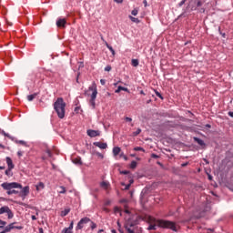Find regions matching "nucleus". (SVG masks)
Wrapping results in <instances>:
<instances>
[{"label": "nucleus", "mask_w": 233, "mask_h": 233, "mask_svg": "<svg viewBox=\"0 0 233 233\" xmlns=\"http://www.w3.org/2000/svg\"><path fill=\"white\" fill-rule=\"evenodd\" d=\"M157 227L159 228H169L174 232H177V227L176 226V223L164 219L156 220V224H150L147 228V230H157Z\"/></svg>", "instance_id": "obj_1"}, {"label": "nucleus", "mask_w": 233, "mask_h": 233, "mask_svg": "<svg viewBox=\"0 0 233 233\" xmlns=\"http://www.w3.org/2000/svg\"><path fill=\"white\" fill-rule=\"evenodd\" d=\"M66 103L63 99V97H58L54 103V110L56 112L59 119L65 118V114L66 112Z\"/></svg>", "instance_id": "obj_2"}, {"label": "nucleus", "mask_w": 233, "mask_h": 233, "mask_svg": "<svg viewBox=\"0 0 233 233\" xmlns=\"http://www.w3.org/2000/svg\"><path fill=\"white\" fill-rule=\"evenodd\" d=\"M1 187L4 190H7L6 194L8 196H12V194H19V191L14 188H23V185L17 182H4L1 184Z\"/></svg>", "instance_id": "obj_3"}, {"label": "nucleus", "mask_w": 233, "mask_h": 233, "mask_svg": "<svg viewBox=\"0 0 233 233\" xmlns=\"http://www.w3.org/2000/svg\"><path fill=\"white\" fill-rule=\"evenodd\" d=\"M89 90L92 92L89 105L92 106V108H96V98L97 97V86H96V83L89 86Z\"/></svg>", "instance_id": "obj_4"}, {"label": "nucleus", "mask_w": 233, "mask_h": 233, "mask_svg": "<svg viewBox=\"0 0 233 233\" xmlns=\"http://www.w3.org/2000/svg\"><path fill=\"white\" fill-rule=\"evenodd\" d=\"M3 214H7L8 219H12L14 218V212L8 206H3L0 208V216Z\"/></svg>", "instance_id": "obj_5"}, {"label": "nucleus", "mask_w": 233, "mask_h": 233, "mask_svg": "<svg viewBox=\"0 0 233 233\" xmlns=\"http://www.w3.org/2000/svg\"><path fill=\"white\" fill-rule=\"evenodd\" d=\"M90 221L91 220L88 217L81 218L76 227V230H83L85 225H86V223H90Z\"/></svg>", "instance_id": "obj_6"}, {"label": "nucleus", "mask_w": 233, "mask_h": 233, "mask_svg": "<svg viewBox=\"0 0 233 233\" xmlns=\"http://www.w3.org/2000/svg\"><path fill=\"white\" fill-rule=\"evenodd\" d=\"M15 225V222L11 223L9 225H7L6 227L4 228V232H10L12 230H14V228H16V230H23V226H14Z\"/></svg>", "instance_id": "obj_7"}, {"label": "nucleus", "mask_w": 233, "mask_h": 233, "mask_svg": "<svg viewBox=\"0 0 233 233\" xmlns=\"http://www.w3.org/2000/svg\"><path fill=\"white\" fill-rule=\"evenodd\" d=\"M87 136L89 137H97V136H101V131L99 130H94V129H88L86 131Z\"/></svg>", "instance_id": "obj_8"}, {"label": "nucleus", "mask_w": 233, "mask_h": 233, "mask_svg": "<svg viewBox=\"0 0 233 233\" xmlns=\"http://www.w3.org/2000/svg\"><path fill=\"white\" fill-rule=\"evenodd\" d=\"M28 194H30V187L25 186V187H22V190L20 192V198H23V199H25V198H26V196H28Z\"/></svg>", "instance_id": "obj_9"}, {"label": "nucleus", "mask_w": 233, "mask_h": 233, "mask_svg": "<svg viewBox=\"0 0 233 233\" xmlns=\"http://www.w3.org/2000/svg\"><path fill=\"white\" fill-rule=\"evenodd\" d=\"M132 227H134V223L127 222L124 226L127 233H136L134 232V229H132Z\"/></svg>", "instance_id": "obj_10"}, {"label": "nucleus", "mask_w": 233, "mask_h": 233, "mask_svg": "<svg viewBox=\"0 0 233 233\" xmlns=\"http://www.w3.org/2000/svg\"><path fill=\"white\" fill-rule=\"evenodd\" d=\"M93 145L95 147H97L98 148H101V150H105L108 147V145L106 143L94 142Z\"/></svg>", "instance_id": "obj_11"}, {"label": "nucleus", "mask_w": 233, "mask_h": 233, "mask_svg": "<svg viewBox=\"0 0 233 233\" xmlns=\"http://www.w3.org/2000/svg\"><path fill=\"white\" fill-rule=\"evenodd\" d=\"M65 25H66V20L65 18H59L56 21V26H58V28L65 27Z\"/></svg>", "instance_id": "obj_12"}, {"label": "nucleus", "mask_w": 233, "mask_h": 233, "mask_svg": "<svg viewBox=\"0 0 233 233\" xmlns=\"http://www.w3.org/2000/svg\"><path fill=\"white\" fill-rule=\"evenodd\" d=\"M5 161H6L8 168H15V166L14 165V161H12V158L10 157H6Z\"/></svg>", "instance_id": "obj_13"}, {"label": "nucleus", "mask_w": 233, "mask_h": 233, "mask_svg": "<svg viewBox=\"0 0 233 233\" xmlns=\"http://www.w3.org/2000/svg\"><path fill=\"white\" fill-rule=\"evenodd\" d=\"M38 95H39V92L34 93L32 95H28L27 96V101H32L33 99H35V97H37Z\"/></svg>", "instance_id": "obj_14"}, {"label": "nucleus", "mask_w": 233, "mask_h": 233, "mask_svg": "<svg viewBox=\"0 0 233 233\" xmlns=\"http://www.w3.org/2000/svg\"><path fill=\"white\" fill-rule=\"evenodd\" d=\"M68 214H70V208H65L61 211L60 216L61 218H65L66 216H68Z\"/></svg>", "instance_id": "obj_15"}, {"label": "nucleus", "mask_w": 233, "mask_h": 233, "mask_svg": "<svg viewBox=\"0 0 233 233\" xmlns=\"http://www.w3.org/2000/svg\"><path fill=\"white\" fill-rule=\"evenodd\" d=\"M12 170H14V168L7 167V169L5 172V176H7L8 177H12V176H14Z\"/></svg>", "instance_id": "obj_16"}, {"label": "nucleus", "mask_w": 233, "mask_h": 233, "mask_svg": "<svg viewBox=\"0 0 233 233\" xmlns=\"http://www.w3.org/2000/svg\"><path fill=\"white\" fill-rule=\"evenodd\" d=\"M100 187L102 188H105V190H106L108 187H110V183H108L107 181H103L100 183Z\"/></svg>", "instance_id": "obj_17"}, {"label": "nucleus", "mask_w": 233, "mask_h": 233, "mask_svg": "<svg viewBox=\"0 0 233 233\" xmlns=\"http://www.w3.org/2000/svg\"><path fill=\"white\" fill-rule=\"evenodd\" d=\"M119 152H121V147H115L113 148V155L114 156H119Z\"/></svg>", "instance_id": "obj_18"}, {"label": "nucleus", "mask_w": 233, "mask_h": 233, "mask_svg": "<svg viewBox=\"0 0 233 233\" xmlns=\"http://www.w3.org/2000/svg\"><path fill=\"white\" fill-rule=\"evenodd\" d=\"M106 46L111 52L112 56H116V50H114V47H112V46L108 45V43L106 42Z\"/></svg>", "instance_id": "obj_19"}, {"label": "nucleus", "mask_w": 233, "mask_h": 233, "mask_svg": "<svg viewBox=\"0 0 233 233\" xmlns=\"http://www.w3.org/2000/svg\"><path fill=\"white\" fill-rule=\"evenodd\" d=\"M194 140L196 141V143H198V145H200V147L205 146V141H203V139L198 138V137H194Z\"/></svg>", "instance_id": "obj_20"}, {"label": "nucleus", "mask_w": 233, "mask_h": 233, "mask_svg": "<svg viewBox=\"0 0 233 233\" xmlns=\"http://www.w3.org/2000/svg\"><path fill=\"white\" fill-rule=\"evenodd\" d=\"M2 136H5V137H8V139H11V141H14V137L10 136V134L5 132V130L1 131Z\"/></svg>", "instance_id": "obj_21"}, {"label": "nucleus", "mask_w": 233, "mask_h": 233, "mask_svg": "<svg viewBox=\"0 0 233 233\" xmlns=\"http://www.w3.org/2000/svg\"><path fill=\"white\" fill-rule=\"evenodd\" d=\"M43 188H45V183L39 182V183L36 185V190H37V191L43 190Z\"/></svg>", "instance_id": "obj_22"}, {"label": "nucleus", "mask_w": 233, "mask_h": 233, "mask_svg": "<svg viewBox=\"0 0 233 233\" xmlns=\"http://www.w3.org/2000/svg\"><path fill=\"white\" fill-rule=\"evenodd\" d=\"M131 65H132V66H139V60L132 59Z\"/></svg>", "instance_id": "obj_23"}, {"label": "nucleus", "mask_w": 233, "mask_h": 233, "mask_svg": "<svg viewBox=\"0 0 233 233\" xmlns=\"http://www.w3.org/2000/svg\"><path fill=\"white\" fill-rule=\"evenodd\" d=\"M135 152H145V148L141 147H134Z\"/></svg>", "instance_id": "obj_24"}, {"label": "nucleus", "mask_w": 233, "mask_h": 233, "mask_svg": "<svg viewBox=\"0 0 233 233\" xmlns=\"http://www.w3.org/2000/svg\"><path fill=\"white\" fill-rule=\"evenodd\" d=\"M15 143H19V145H23L24 147H28V144L24 140H16Z\"/></svg>", "instance_id": "obj_25"}, {"label": "nucleus", "mask_w": 233, "mask_h": 233, "mask_svg": "<svg viewBox=\"0 0 233 233\" xmlns=\"http://www.w3.org/2000/svg\"><path fill=\"white\" fill-rule=\"evenodd\" d=\"M122 187H125L124 190H128L130 188V184L126 185L125 182L121 183Z\"/></svg>", "instance_id": "obj_26"}, {"label": "nucleus", "mask_w": 233, "mask_h": 233, "mask_svg": "<svg viewBox=\"0 0 233 233\" xmlns=\"http://www.w3.org/2000/svg\"><path fill=\"white\" fill-rule=\"evenodd\" d=\"M155 94H156L157 97H159V99H163V95H161V93H159V91L155 90Z\"/></svg>", "instance_id": "obj_27"}, {"label": "nucleus", "mask_w": 233, "mask_h": 233, "mask_svg": "<svg viewBox=\"0 0 233 233\" xmlns=\"http://www.w3.org/2000/svg\"><path fill=\"white\" fill-rule=\"evenodd\" d=\"M136 167H137V162L133 160L130 164V168H136Z\"/></svg>", "instance_id": "obj_28"}, {"label": "nucleus", "mask_w": 233, "mask_h": 233, "mask_svg": "<svg viewBox=\"0 0 233 233\" xmlns=\"http://www.w3.org/2000/svg\"><path fill=\"white\" fill-rule=\"evenodd\" d=\"M61 190L59 191V194H66V188L63 186L60 187Z\"/></svg>", "instance_id": "obj_29"}, {"label": "nucleus", "mask_w": 233, "mask_h": 233, "mask_svg": "<svg viewBox=\"0 0 233 233\" xmlns=\"http://www.w3.org/2000/svg\"><path fill=\"white\" fill-rule=\"evenodd\" d=\"M0 228H5V226L6 225V221L0 219Z\"/></svg>", "instance_id": "obj_30"}, {"label": "nucleus", "mask_w": 233, "mask_h": 233, "mask_svg": "<svg viewBox=\"0 0 233 233\" xmlns=\"http://www.w3.org/2000/svg\"><path fill=\"white\" fill-rule=\"evenodd\" d=\"M62 233H73L72 229H68L67 228H65L63 230H62Z\"/></svg>", "instance_id": "obj_31"}, {"label": "nucleus", "mask_w": 233, "mask_h": 233, "mask_svg": "<svg viewBox=\"0 0 233 233\" xmlns=\"http://www.w3.org/2000/svg\"><path fill=\"white\" fill-rule=\"evenodd\" d=\"M129 18L131 19V21H132L133 23H139V19H137V18H136V17H134V16H129Z\"/></svg>", "instance_id": "obj_32"}, {"label": "nucleus", "mask_w": 233, "mask_h": 233, "mask_svg": "<svg viewBox=\"0 0 233 233\" xmlns=\"http://www.w3.org/2000/svg\"><path fill=\"white\" fill-rule=\"evenodd\" d=\"M141 134V128H137V131L133 133V136H139Z\"/></svg>", "instance_id": "obj_33"}, {"label": "nucleus", "mask_w": 233, "mask_h": 233, "mask_svg": "<svg viewBox=\"0 0 233 233\" xmlns=\"http://www.w3.org/2000/svg\"><path fill=\"white\" fill-rule=\"evenodd\" d=\"M121 90H123V86H119L117 87V89L115 90V93H116V94H119V92H121Z\"/></svg>", "instance_id": "obj_34"}, {"label": "nucleus", "mask_w": 233, "mask_h": 233, "mask_svg": "<svg viewBox=\"0 0 233 233\" xmlns=\"http://www.w3.org/2000/svg\"><path fill=\"white\" fill-rule=\"evenodd\" d=\"M67 228L71 231L74 230V221H71V223Z\"/></svg>", "instance_id": "obj_35"}, {"label": "nucleus", "mask_w": 233, "mask_h": 233, "mask_svg": "<svg viewBox=\"0 0 233 233\" xmlns=\"http://www.w3.org/2000/svg\"><path fill=\"white\" fill-rule=\"evenodd\" d=\"M91 223V229L94 230V228H96L97 227V225L94 222H92V220L90 221Z\"/></svg>", "instance_id": "obj_36"}, {"label": "nucleus", "mask_w": 233, "mask_h": 233, "mask_svg": "<svg viewBox=\"0 0 233 233\" xmlns=\"http://www.w3.org/2000/svg\"><path fill=\"white\" fill-rule=\"evenodd\" d=\"M74 163L76 165H82L83 164V162H81V159H76V160H74Z\"/></svg>", "instance_id": "obj_37"}, {"label": "nucleus", "mask_w": 233, "mask_h": 233, "mask_svg": "<svg viewBox=\"0 0 233 233\" xmlns=\"http://www.w3.org/2000/svg\"><path fill=\"white\" fill-rule=\"evenodd\" d=\"M46 154L47 155L48 157H52V151H50V149H47L46 151Z\"/></svg>", "instance_id": "obj_38"}, {"label": "nucleus", "mask_w": 233, "mask_h": 233, "mask_svg": "<svg viewBox=\"0 0 233 233\" xmlns=\"http://www.w3.org/2000/svg\"><path fill=\"white\" fill-rule=\"evenodd\" d=\"M110 70H112V66H106L105 67V72H110Z\"/></svg>", "instance_id": "obj_39"}, {"label": "nucleus", "mask_w": 233, "mask_h": 233, "mask_svg": "<svg viewBox=\"0 0 233 233\" xmlns=\"http://www.w3.org/2000/svg\"><path fill=\"white\" fill-rule=\"evenodd\" d=\"M125 120H126L127 123H132V117L126 116V117H125Z\"/></svg>", "instance_id": "obj_40"}, {"label": "nucleus", "mask_w": 233, "mask_h": 233, "mask_svg": "<svg viewBox=\"0 0 233 233\" xmlns=\"http://www.w3.org/2000/svg\"><path fill=\"white\" fill-rule=\"evenodd\" d=\"M151 157H153V159H158L159 158V156H157V154H152L151 155Z\"/></svg>", "instance_id": "obj_41"}, {"label": "nucleus", "mask_w": 233, "mask_h": 233, "mask_svg": "<svg viewBox=\"0 0 233 233\" xmlns=\"http://www.w3.org/2000/svg\"><path fill=\"white\" fill-rule=\"evenodd\" d=\"M137 13H138L137 9H134V10L131 12L132 15H137Z\"/></svg>", "instance_id": "obj_42"}, {"label": "nucleus", "mask_w": 233, "mask_h": 233, "mask_svg": "<svg viewBox=\"0 0 233 233\" xmlns=\"http://www.w3.org/2000/svg\"><path fill=\"white\" fill-rule=\"evenodd\" d=\"M185 3H187V0H182V1L178 4V6H183V5H185Z\"/></svg>", "instance_id": "obj_43"}, {"label": "nucleus", "mask_w": 233, "mask_h": 233, "mask_svg": "<svg viewBox=\"0 0 233 233\" xmlns=\"http://www.w3.org/2000/svg\"><path fill=\"white\" fill-rule=\"evenodd\" d=\"M17 156L18 157H23V151H18Z\"/></svg>", "instance_id": "obj_44"}, {"label": "nucleus", "mask_w": 233, "mask_h": 233, "mask_svg": "<svg viewBox=\"0 0 233 233\" xmlns=\"http://www.w3.org/2000/svg\"><path fill=\"white\" fill-rule=\"evenodd\" d=\"M203 5V3L201 2V1H198V3H197V6H202Z\"/></svg>", "instance_id": "obj_45"}, {"label": "nucleus", "mask_w": 233, "mask_h": 233, "mask_svg": "<svg viewBox=\"0 0 233 233\" xmlns=\"http://www.w3.org/2000/svg\"><path fill=\"white\" fill-rule=\"evenodd\" d=\"M114 210H115V213L117 214V212H119V208L118 207H115Z\"/></svg>", "instance_id": "obj_46"}, {"label": "nucleus", "mask_w": 233, "mask_h": 233, "mask_svg": "<svg viewBox=\"0 0 233 233\" xmlns=\"http://www.w3.org/2000/svg\"><path fill=\"white\" fill-rule=\"evenodd\" d=\"M31 219H32L33 221H35V219H37V218L35 217V215H33V216L31 217Z\"/></svg>", "instance_id": "obj_47"}, {"label": "nucleus", "mask_w": 233, "mask_h": 233, "mask_svg": "<svg viewBox=\"0 0 233 233\" xmlns=\"http://www.w3.org/2000/svg\"><path fill=\"white\" fill-rule=\"evenodd\" d=\"M110 203H111L110 200H106V201L105 202V205L107 207L108 205H110Z\"/></svg>", "instance_id": "obj_48"}, {"label": "nucleus", "mask_w": 233, "mask_h": 233, "mask_svg": "<svg viewBox=\"0 0 233 233\" xmlns=\"http://www.w3.org/2000/svg\"><path fill=\"white\" fill-rule=\"evenodd\" d=\"M228 116H229V117H233V112H232V111H229V112H228Z\"/></svg>", "instance_id": "obj_49"}, {"label": "nucleus", "mask_w": 233, "mask_h": 233, "mask_svg": "<svg viewBox=\"0 0 233 233\" xmlns=\"http://www.w3.org/2000/svg\"><path fill=\"white\" fill-rule=\"evenodd\" d=\"M121 174H124L125 176H127V174H128V171L127 170H124L121 172Z\"/></svg>", "instance_id": "obj_50"}, {"label": "nucleus", "mask_w": 233, "mask_h": 233, "mask_svg": "<svg viewBox=\"0 0 233 233\" xmlns=\"http://www.w3.org/2000/svg\"><path fill=\"white\" fill-rule=\"evenodd\" d=\"M100 83H101V85H103V86H104V85L106 84L105 79H101V80H100Z\"/></svg>", "instance_id": "obj_51"}, {"label": "nucleus", "mask_w": 233, "mask_h": 233, "mask_svg": "<svg viewBox=\"0 0 233 233\" xmlns=\"http://www.w3.org/2000/svg\"><path fill=\"white\" fill-rule=\"evenodd\" d=\"M114 1H115V3H118V4L123 3V0H114Z\"/></svg>", "instance_id": "obj_52"}, {"label": "nucleus", "mask_w": 233, "mask_h": 233, "mask_svg": "<svg viewBox=\"0 0 233 233\" xmlns=\"http://www.w3.org/2000/svg\"><path fill=\"white\" fill-rule=\"evenodd\" d=\"M38 232L39 233H44L43 228H39Z\"/></svg>", "instance_id": "obj_53"}, {"label": "nucleus", "mask_w": 233, "mask_h": 233, "mask_svg": "<svg viewBox=\"0 0 233 233\" xmlns=\"http://www.w3.org/2000/svg\"><path fill=\"white\" fill-rule=\"evenodd\" d=\"M118 231H119L120 233H125V231H123V228H118Z\"/></svg>", "instance_id": "obj_54"}, {"label": "nucleus", "mask_w": 233, "mask_h": 233, "mask_svg": "<svg viewBox=\"0 0 233 233\" xmlns=\"http://www.w3.org/2000/svg\"><path fill=\"white\" fill-rule=\"evenodd\" d=\"M187 165H188V162L181 164V167H187Z\"/></svg>", "instance_id": "obj_55"}, {"label": "nucleus", "mask_w": 233, "mask_h": 233, "mask_svg": "<svg viewBox=\"0 0 233 233\" xmlns=\"http://www.w3.org/2000/svg\"><path fill=\"white\" fill-rule=\"evenodd\" d=\"M116 225H117L118 228H121V223H119V221L116 222Z\"/></svg>", "instance_id": "obj_56"}, {"label": "nucleus", "mask_w": 233, "mask_h": 233, "mask_svg": "<svg viewBox=\"0 0 233 233\" xmlns=\"http://www.w3.org/2000/svg\"><path fill=\"white\" fill-rule=\"evenodd\" d=\"M124 92H128V88H127V87H123V89H122Z\"/></svg>", "instance_id": "obj_57"}, {"label": "nucleus", "mask_w": 233, "mask_h": 233, "mask_svg": "<svg viewBox=\"0 0 233 233\" xmlns=\"http://www.w3.org/2000/svg\"><path fill=\"white\" fill-rule=\"evenodd\" d=\"M134 183V179L129 180V185L131 186Z\"/></svg>", "instance_id": "obj_58"}, {"label": "nucleus", "mask_w": 233, "mask_h": 233, "mask_svg": "<svg viewBox=\"0 0 233 233\" xmlns=\"http://www.w3.org/2000/svg\"><path fill=\"white\" fill-rule=\"evenodd\" d=\"M105 212H110V210L106 208H104Z\"/></svg>", "instance_id": "obj_59"}, {"label": "nucleus", "mask_w": 233, "mask_h": 233, "mask_svg": "<svg viewBox=\"0 0 233 233\" xmlns=\"http://www.w3.org/2000/svg\"><path fill=\"white\" fill-rule=\"evenodd\" d=\"M0 170H5V166H0Z\"/></svg>", "instance_id": "obj_60"}, {"label": "nucleus", "mask_w": 233, "mask_h": 233, "mask_svg": "<svg viewBox=\"0 0 233 233\" xmlns=\"http://www.w3.org/2000/svg\"><path fill=\"white\" fill-rule=\"evenodd\" d=\"M140 94H141L142 96H145V91L141 90V91H140Z\"/></svg>", "instance_id": "obj_61"}, {"label": "nucleus", "mask_w": 233, "mask_h": 233, "mask_svg": "<svg viewBox=\"0 0 233 233\" xmlns=\"http://www.w3.org/2000/svg\"><path fill=\"white\" fill-rule=\"evenodd\" d=\"M77 110H79V107L75 108V112H77Z\"/></svg>", "instance_id": "obj_62"}, {"label": "nucleus", "mask_w": 233, "mask_h": 233, "mask_svg": "<svg viewBox=\"0 0 233 233\" xmlns=\"http://www.w3.org/2000/svg\"><path fill=\"white\" fill-rule=\"evenodd\" d=\"M144 5H145V6H147V0L144 1Z\"/></svg>", "instance_id": "obj_63"}, {"label": "nucleus", "mask_w": 233, "mask_h": 233, "mask_svg": "<svg viewBox=\"0 0 233 233\" xmlns=\"http://www.w3.org/2000/svg\"><path fill=\"white\" fill-rule=\"evenodd\" d=\"M0 233H6V231H4V230H3V231H1Z\"/></svg>", "instance_id": "obj_64"}]
</instances>
